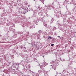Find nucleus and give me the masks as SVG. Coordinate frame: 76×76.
Segmentation results:
<instances>
[{
  "label": "nucleus",
  "instance_id": "39448f33",
  "mask_svg": "<svg viewBox=\"0 0 76 76\" xmlns=\"http://www.w3.org/2000/svg\"><path fill=\"white\" fill-rule=\"evenodd\" d=\"M58 37H60V36H58Z\"/></svg>",
  "mask_w": 76,
  "mask_h": 76
},
{
  "label": "nucleus",
  "instance_id": "f03ea898",
  "mask_svg": "<svg viewBox=\"0 0 76 76\" xmlns=\"http://www.w3.org/2000/svg\"><path fill=\"white\" fill-rule=\"evenodd\" d=\"M48 39H51V37L50 36H49Z\"/></svg>",
  "mask_w": 76,
  "mask_h": 76
},
{
  "label": "nucleus",
  "instance_id": "7ed1b4c3",
  "mask_svg": "<svg viewBox=\"0 0 76 76\" xmlns=\"http://www.w3.org/2000/svg\"><path fill=\"white\" fill-rule=\"evenodd\" d=\"M66 2H69V0H65Z\"/></svg>",
  "mask_w": 76,
  "mask_h": 76
},
{
  "label": "nucleus",
  "instance_id": "20e7f679",
  "mask_svg": "<svg viewBox=\"0 0 76 76\" xmlns=\"http://www.w3.org/2000/svg\"><path fill=\"white\" fill-rule=\"evenodd\" d=\"M53 45H54V44H52L51 45V46H53Z\"/></svg>",
  "mask_w": 76,
  "mask_h": 76
},
{
  "label": "nucleus",
  "instance_id": "f257e3e1",
  "mask_svg": "<svg viewBox=\"0 0 76 76\" xmlns=\"http://www.w3.org/2000/svg\"><path fill=\"white\" fill-rule=\"evenodd\" d=\"M22 10H23V12H25V9H22Z\"/></svg>",
  "mask_w": 76,
  "mask_h": 76
}]
</instances>
